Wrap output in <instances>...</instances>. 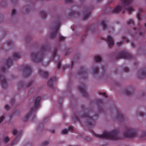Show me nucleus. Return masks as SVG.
<instances>
[{
  "label": "nucleus",
  "instance_id": "f3484780",
  "mask_svg": "<svg viewBox=\"0 0 146 146\" xmlns=\"http://www.w3.org/2000/svg\"><path fill=\"white\" fill-rule=\"evenodd\" d=\"M133 88L131 87H129L125 91V94L127 96L131 95L133 92Z\"/></svg>",
  "mask_w": 146,
  "mask_h": 146
},
{
  "label": "nucleus",
  "instance_id": "b1692460",
  "mask_svg": "<svg viewBox=\"0 0 146 146\" xmlns=\"http://www.w3.org/2000/svg\"><path fill=\"white\" fill-rule=\"evenodd\" d=\"M40 15L42 19H45L47 16V14L44 11L41 10L40 11Z\"/></svg>",
  "mask_w": 146,
  "mask_h": 146
},
{
  "label": "nucleus",
  "instance_id": "4468645a",
  "mask_svg": "<svg viewBox=\"0 0 146 146\" xmlns=\"http://www.w3.org/2000/svg\"><path fill=\"white\" fill-rule=\"evenodd\" d=\"M88 72L89 71L87 70L85 67H81L78 73V74L80 75H87Z\"/></svg>",
  "mask_w": 146,
  "mask_h": 146
},
{
  "label": "nucleus",
  "instance_id": "423d86ee",
  "mask_svg": "<svg viewBox=\"0 0 146 146\" xmlns=\"http://www.w3.org/2000/svg\"><path fill=\"white\" fill-rule=\"evenodd\" d=\"M41 99V98L40 97H38L35 100V105L34 107H33L30 110L29 113L25 117L23 121H26L27 120L29 116L32 114L33 112H35L38 107L40 105V102Z\"/></svg>",
  "mask_w": 146,
  "mask_h": 146
},
{
  "label": "nucleus",
  "instance_id": "dca6fc26",
  "mask_svg": "<svg viewBox=\"0 0 146 146\" xmlns=\"http://www.w3.org/2000/svg\"><path fill=\"white\" fill-rule=\"evenodd\" d=\"M56 78L55 77H54L53 78H51L49 80L47 84L48 86L50 88H53V83L56 82Z\"/></svg>",
  "mask_w": 146,
  "mask_h": 146
},
{
  "label": "nucleus",
  "instance_id": "72a5a7b5",
  "mask_svg": "<svg viewBox=\"0 0 146 146\" xmlns=\"http://www.w3.org/2000/svg\"><path fill=\"white\" fill-rule=\"evenodd\" d=\"M124 71L126 72H128L129 71V69L127 67H124L123 68Z\"/></svg>",
  "mask_w": 146,
  "mask_h": 146
},
{
  "label": "nucleus",
  "instance_id": "5701e85b",
  "mask_svg": "<svg viewBox=\"0 0 146 146\" xmlns=\"http://www.w3.org/2000/svg\"><path fill=\"white\" fill-rule=\"evenodd\" d=\"M39 71L40 74L44 77H47L48 75V72L46 71L41 70H39Z\"/></svg>",
  "mask_w": 146,
  "mask_h": 146
},
{
  "label": "nucleus",
  "instance_id": "a211bd4d",
  "mask_svg": "<svg viewBox=\"0 0 146 146\" xmlns=\"http://www.w3.org/2000/svg\"><path fill=\"white\" fill-rule=\"evenodd\" d=\"M33 82V81L32 80L28 84H26L22 82H20L18 83V85L20 88L22 87H29L31 86Z\"/></svg>",
  "mask_w": 146,
  "mask_h": 146
},
{
  "label": "nucleus",
  "instance_id": "a878e982",
  "mask_svg": "<svg viewBox=\"0 0 146 146\" xmlns=\"http://www.w3.org/2000/svg\"><path fill=\"white\" fill-rule=\"evenodd\" d=\"M143 10L142 9H140L138 13L137 14V17L138 19L139 20H141V12H143Z\"/></svg>",
  "mask_w": 146,
  "mask_h": 146
},
{
  "label": "nucleus",
  "instance_id": "cd10ccee",
  "mask_svg": "<svg viewBox=\"0 0 146 146\" xmlns=\"http://www.w3.org/2000/svg\"><path fill=\"white\" fill-rule=\"evenodd\" d=\"M101 60V58L98 56H96L94 57V60L96 62H100Z\"/></svg>",
  "mask_w": 146,
  "mask_h": 146
},
{
  "label": "nucleus",
  "instance_id": "c756f323",
  "mask_svg": "<svg viewBox=\"0 0 146 146\" xmlns=\"http://www.w3.org/2000/svg\"><path fill=\"white\" fill-rule=\"evenodd\" d=\"M7 43L9 46H10L13 44V42L11 40H9L7 41Z\"/></svg>",
  "mask_w": 146,
  "mask_h": 146
},
{
  "label": "nucleus",
  "instance_id": "680f3d73",
  "mask_svg": "<svg viewBox=\"0 0 146 146\" xmlns=\"http://www.w3.org/2000/svg\"><path fill=\"white\" fill-rule=\"evenodd\" d=\"M145 27H146V23L145 24Z\"/></svg>",
  "mask_w": 146,
  "mask_h": 146
},
{
  "label": "nucleus",
  "instance_id": "0eeeda50",
  "mask_svg": "<svg viewBox=\"0 0 146 146\" xmlns=\"http://www.w3.org/2000/svg\"><path fill=\"white\" fill-rule=\"evenodd\" d=\"M137 133V130L132 128L127 127L123 133L124 137H125L132 138L136 137Z\"/></svg>",
  "mask_w": 146,
  "mask_h": 146
},
{
  "label": "nucleus",
  "instance_id": "c85d7f7f",
  "mask_svg": "<svg viewBox=\"0 0 146 146\" xmlns=\"http://www.w3.org/2000/svg\"><path fill=\"white\" fill-rule=\"evenodd\" d=\"M10 139L8 137H6L3 139V141L5 143H7L9 141Z\"/></svg>",
  "mask_w": 146,
  "mask_h": 146
},
{
  "label": "nucleus",
  "instance_id": "f257e3e1",
  "mask_svg": "<svg viewBox=\"0 0 146 146\" xmlns=\"http://www.w3.org/2000/svg\"><path fill=\"white\" fill-rule=\"evenodd\" d=\"M133 0H120L118 5L112 11L113 13H117L122 11L123 12L125 11H127L129 14L134 11L131 4Z\"/></svg>",
  "mask_w": 146,
  "mask_h": 146
},
{
  "label": "nucleus",
  "instance_id": "e2e57ef3",
  "mask_svg": "<svg viewBox=\"0 0 146 146\" xmlns=\"http://www.w3.org/2000/svg\"><path fill=\"white\" fill-rule=\"evenodd\" d=\"M18 139V138L17 137L16 138L15 140V141L17 139Z\"/></svg>",
  "mask_w": 146,
  "mask_h": 146
},
{
  "label": "nucleus",
  "instance_id": "338daca9",
  "mask_svg": "<svg viewBox=\"0 0 146 146\" xmlns=\"http://www.w3.org/2000/svg\"><path fill=\"white\" fill-rule=\"evenodd\" d=\"M138 30H140V28L139 29H138Z\"/></svg>",
  "mask_w": 146,
  "mask_h": 146
},
{
  "label": "nucleus",
  "instance_id": "79ce46f5",
  "mask_svg": "<svg viewBox=\"0 0 146 146\" xmlns=\"http://www.w3.org/2000/svg\"><path fill=\"white\" fill-rule=\"evenodd\" d=\"M5 108L6 110L8 111L9 110V107L8 105H6L5 106Z\"/></svg>",
  "mask_w": 146,
  "mask_h": 146
},
{
  "label": "nucleus",
  "instance_id": "9d476101",
  "mask_svg": "<svg viewBox=\"0 0 146 146\" xmlns=\"http://www.w3.org/2000/svg\"><path fill=\"white\" fill-rule=\"evenodd\" d=\"M57 49H55L52 52V57L50 59L53 61H55L58 63V68L59 69L61 66V62L60 60H59V56L57 55Z\"/></svg>",
  "mask_w": 146,
  "mask_h": 146
},
{
  "label": "nucleus",
  "instance_id": "a19ab883",
  "mask_svg": "<svg viewBox=\"0 0 146 146\" xmlns=\"http://www.w3.org/2000/svg\"><path fill=\"white\" fill-rule=\"evenodd\" d=\"M96 102L97 103L100 104H101L103 102L102 100H100V99L97 100Z\"/></svg>",
  "mask_w": 146,
  "mask_h": 146
},
{
  "label": "nucleus",
  "instance_id": "3c124183",
  "mask_svg": "<svg viewBox=\"0 0 146 146\" xmlns=\"http://www.w3.org/2000/svg\"><path fill=\"white\" fill-rule=\"evenodd\" d=\"M75 12H76V11H72L71 12V13L72 14V15H74V14Z\"/></svg>",
  "mask_w": 146,
  "mask_h": 146
},
{
  "label": "nucleus",
  "instance_id": "1a4fd4ad",
  "mask_svg": "<svg viewBox=\"0 0 146 146\" xmlns=\"http://www.w3.org/2000/svg\"><path fill=\"white\" fill-rule=\"evenodd\" d=\"M132 56L131 54L125 51H122L118 54L116 56V58L117 59H131Z\"/></svg>",
  "mask_w": 146,
  "mask_h": 146
},
{
  "label": "nucleus",
  "instance_id": "c9c22d12",
  "mask_svg": "<svg viewBox=\"0 0 146 146\" xmlns=\"http://www.w3.org/2000/svg\"><path fill=\"white\" fill-rule=\"evenodd\" d=\"M12 133L14 135H16L17 133L16 129H15L13 130L12 132Z\"/></svg>",
  "mask_w": 146,
  "mask_h": 146
},
{
  "label": "nucleus",
  "instance_id": "2eb2a0df",
  "mask_svg": "<svg viewBox=\"0 0 146 146\" xmlns=\"http://www.w3.org/2000/svg\"><path fill=\"white\" fill-rule=\"evenodd\" d=\"M145 69H141L140 70V73H139L138 78L139 79H143L146 76V71Z\"/></svg>",
  "mask_w": 146,
  "mask_h": 146
},
{
  "label": "nucleus",
  "instance_id": "f03ea898",
  "mask_svg": "<svg viewBox=\"0 0 146 146\" xmlns=\"http://www.w3.org/2000/svg\"><path fill=\"white\" fill-rule=\"evenodd\" d=\"M12 64V60L9 58L5 62V66H2L0 68V82L3 89H5L7 87L8 85L5 77V74L7 70Z\"/></svg>",
  "mask_w": 146,
  "mask_h": 146
},
{
  "label": "nucleus",
  "instance_id": "8fccbe9b",
  "mask_svg": "<svg viewBox=\"0 0 146 146\" xmlns=\"http://www.w3.org/2000/svg\"><path fill=\"white\" fill-rule=\"evenodd\" d=\"M74 60L72 61V63H71L72 67H71V68H72V67L73 66V65L74 64Z\"/></svg>",
  "mask_w": 146,
  "mask_h": 146
},
{
  "label": "nucleus",
  "instance_id": "39448f33",
  "mask_svg": "<svg viewBox=\"0 0 146 146\" xmlns=\"http://www.w3.org/2000/svg\"><path fill=\"white\" fill-rule=\"evenodd\" d=\"M50 48L49 45L45 44L41 47V52L31 54V57L33 62L35 63L41 62L43 59V53L45 52H49L50 50Z\"/></svg>",
  "mask_w": 146,
  "mask_h": 146
},
{
  "label": "nucleus",
  "instance_id": "5fc2aeb1",
  "mask_svg": "<svg viewBox=\"0 0 146 146\" xmlns=\"http://www.w3.org/2000/svg\"><path fill=\"white\" fill-rule=\"evenodd\" d=\"M69 52L68 51H67V52H66V56H67Z\"/></svg>",
  "mask_w": 146,
  "mask_h": 146
},
{
  "label": "nucleus",
  "instance_id": "58836bf2",
  "mask_svg": "<svg viewBox=\"0 0 146 146\" xmlns=\"http://www.w3.org/2000/svg\"><path fill=\"white\" fill-rule=\"evenodd\" d=\"M49 143V142L48 141H45L44 142L43 145V146H46Z\"/></svg>",
  "mask_w": 146,
  "mask_h": 146
},
{
  "label": "nucleus",
  "instance_id": "49530a36",
  "mask_svg": "<svg viewBox=\"0 0 146 146\" xmlns=\"http://www.w3.org/2000/svg\"><path fill=\"white\" fill-rule=\"evenodd\" d=\"M66 2L67 3H71L73 2L72 0H66Z\"/></svg>",
  "mask_w": 146,
  "mask_h": 146
},
{
  "label": "nucleus",
  "instance_id": "412c9836",
  "mask_svg": "<svg viewBox=\"0 0 146 146\" xmlns=\"http://www.w3.org/2000/svg\"><path fill=\"white\" fill-rule=\"evenodd\" d=\"M91 11L90 9H87L84 13V16L83 17V19L84 20H86L88 18L90 15Z\"/></svg>",
  "mask_w": 146,
  "mask_h": 146
},
{
  "label": "nucleus",
  "instance_id": "aec40b11",
  "mask_svg": "<svg viewBox=\"0 0 146 146\" xmlns=\"http://www.w3.org/2000/svg\"><path fill=\"white\" fill-rule=\"evenodd\" d=\"M117 118L121 121H124L125 118L123 115L121 113H120L119 112L117 111Z\"/></svg>",
  "mask_w": 146,
  "mask_h": 146
},
{
  "label": "nucleus",
  "instance_id": "ea45409f",
  "mask_svg": "<svg viewBox=\"0 0 146 146\" xmlns=\"http://www.w3.org/2000/svg\"><path fill=\"white\" fill-rule=\"evenodd\" d=\"M123 42H117L116 44L117 46H119L123 44Z\"/></svg>",
  "mask_w": 146,
  "mask_h": 146
},
{
  "label": "nucleus",
  "instance_id": "4d7b16f0",
  "mask_svg": "<svg viewBox=\"0 0 146 146\" xmlns=\"http://www.w3.org/2000/svg\"><path fill=\"white\" fill-rule=\"evenodd\" d=\"M123 38L125 40H127V39L126 38V37L125 36H123Z\"/></svg>",
  "mask_w": 146,
  "mask_h": 146
},
{
  "label": "nucleus",
  "instance_id": "774afa93",
  "mask_svg": "<svg viewBox=\"0 0 146 146\" xmlns=\"http://www.w3.org/2000/svg\"><path fill=\"white\" fill-rule=\"evenodd\" d=\"M146 135V134H145V135H144V136H145Z\"/></svg>",
  "mask_w": 146,
  "mask_h": 146
},
{
  "label": "nucleus",
  "instance_id": "6e6d98bb",
  "mask_svg": "<svg viewBox=\"0 0 146 146\" xmlns=\"http://www.w3.org/2000/svg\"><path fill=\"white\" fill-rule=\"evenodd\" d=\"M133 30L135 31H136L137 30V28L136 27H134L133 28Z\"/></svg>",
  "mask_w": 146,
  "mask_h": 146
},
{
  "label": "nucleus",
  "instance_id": "473e14b6",
  "mask_svg": "<svg viewBox=\"0 0 146 146\" xmlns=\"http://www.w3.org/2000/svg\"><path fill=\"white\" fill-rule=\"evenodd\" d=\"M68 131V130L66 129H65L62 130L61 132V133L66 134L67 133Z\"/></svg>",
  "mask_w": 146,
  "mask_h": 146
},
{
  "label": "nucleus",
  "instance_id": "2f4dec72",
  "mask_svg": "<svg viewBox=\"0 0 146 146\" xmlns=\"http://www.w3.org/2000/svg\"><path fill=\"white\" fill-rule=\"evenodd\" d=\"M59 41L64 40H65V38L63 36H61L59 34Z\"/></svg>",
  "mask_w": 146,
  "mask_h": 146
},
{
  "label": "nucleus",
  "instance_id": "6ab92c4d",
  "mask_svg": "<svg viewBox=\"0 0 146 146\" xmlns=\"http://www.w3.org/2000/svg\"><path fill=\"white\" fill-rule=\"evenodd\" d=\"M106 23L107 22L106 19L103 20L101 22L100 25L102 27L104 30L108 29L109 28L106 24Z\"/></svg>",
  "mask_w": 146,
  "mask_h": 146
},
{
  "label": "nucleus",
  "instance_id": "ddd939ff",
  "mask_svg": "<svg viewBox=\"0 0 146 146\" xmlns=\"http://www.w3.org/2000/svg\"><path fill=\"white\" fill-rule=\"evenodd\" d=\"M107 43L110 48L112 47L114 44V41L110 35H108L107 36Z\"/></svg>",
  "mask_w": 146,
  "mask_h": 146
},
{
  "label": "nucleus",
  "instance_id": "0e129e2a",
  "mask_svg": "<svg viewBox=\"0 0 146 146\" xmlns=\"http://www.w3.org/2000/svg\"><path fill=\"white\" fill-rule=\"evenodd\" d=\"M4 3V2H1V4H2L3 3Z\"/></svg>",
  "mask_w": 146,
  "mask_h": 146
},
{
  "label": "nucleus",
  "instance_id": "e433bc0d",
  "mask_svg": "<svg viewBox=\"0 0 146 146\" xmlns=\"http://www.w3.org/2000/svg\"><path fill=\"white\" fill-rule=\"evenodd\" d=\"M99 95H103L106 98L107 97V96L106 95V93H105L99 92Z\"/></svg>",
  "mask_w": 146,
  "mask_h": 146
},
{
  "label": "nucleus",
  "instance_id": "de8ad7c7",
  "mask_svg": "<svg viewBox=\"0 0 146 146\" xmlns=\"http://www.w3.org/2000/svg\"><path fill=\"white\" fill-rule=\"evenodd\" d=\"M144 33L140 32L139 33V35L141 36H143L144 35Z\"/></svg>",
  "mask_w": 146,
  "mask_h": 146
},
{
  "label": "nucleus",
  "instance_id": "4c0bfd02",
  "mask_svg": "<svg viewBox=\"0 0 146 146\" xmlns=\"http://www.w3.org/2000/svg\"><path fill=\"white\" fill-rule=\"evenodd\" d=\"M111 8L109 7V6H108L105 9V11H108V12L109 11H111L110 10Z\"/></svg>",
  "mask_w": 146,
  "mask_h": 146
},
{
  "label": "nucleus",
  "instance_id": "864d4df0",
  "mask_svg": "<svg viewBox=\"0 0 146 146\" xmlns=\"http://www.w3.org/2000/svg\"><path fill=\"white\" fill-rule=\"evenodd\" d=\"M114 0H109V2L110 3L113 2L114 1Z\"/></svg>",
  "mask_w": 146,
  "mask_h": 146
},
{
  "label": "nucleus",
  "instance_id": "20e7f679",
  "mask_svg": "<svg viewBox=\"0 0 146 146\" xmlns=\"http://www.w3.org/2000/svg\"><path fill=\"white\" fill-rule=\"evenodd\" d=\"M119 132L117 130L115 129L108 133L106 131H104L103 134L101 135L94 133V135L97 137L101 139L116 140L121 139V137L119 136Z\"/></svg>",
  "mask_w": 146,
  "mask_h": 146
},
{
  "label": "nucleus",
  "instance_id": "7ed1b4c3",
  "mask_svg": "<svg viewBox=\"0 0 146 146\" xmlns=\"http://www.w3.org/2000/svg\"><path fill=\"white\" fill-rule=\"evenodd\" d=\"M98 116V115L97 114L96 117H94L93 118L90 116L88 112H87L86 114L84 113L82 115H80L79 113L75 114L74 113V114L72 116V117L74 121L80 122V119L83 118L85 120L86 123L88 126H93L95 125V120L97 119Z\"/></svg>",
  "mask_w": 146,
  "mask_h": 146
},
{
  "label": "nucleus",
  "instance_id": "69168bd1",
  "mask_svg": "<svg viewBox=\"0 0 146 146\" xmlns=\"http://www.w3.org/2000/svg\"><path fill=\"white\" fill-rule=\"evenodd\" d=\"M102 0H97V1H102Z\"/></svg>",
  "mask_w": 146,
  "mask_h": 146
},
{
  "label": "nucleus",
  "instance_id": "c03bdc74",
  "mask_svg": "<svg viewBox=\"0 0 146 146\" xmlns=\"http://www.w3.org/2000/svg\"><path fill=\"white\" fill-rule=\"evenodd\" d=\"M16 11L15 9H13L12 10V14L13 15H15L16 13Z\"/></svg>",
  "mask_w": 146,
  "mask_h": 146
},
{
  "label": "nucleus",
  "instance_id": "9b49d317",
  "mask_svg": "<svg viewBox=\"0 0 146 146\" xmlns=\"http://www.w3.org/2000/svg\"><path fill=\"white\" fill-rule=\"evenodd\" d=\"M60 19V18H59L58 20L56 23L55 28L54 29L53 32L51 33L50 34V36L52 38H55L56 35L57 33H58V31L59 30V27L60 25V22L59 21Z\"/></svg>",
  "mask_w": 146,
  "mask_h": 146
},
{
  "label": "nucleus",
  "instance_id": "bb28decb",
  "mask_svg": "<svg viewBox=\"0 0 146 146\" xmlns=\"http://www.w3.org/2000/svg\"><path fill=\"white\" fill-rule=\"evenodd\" d=\"M99 68L97 67H94L92 70L93 73L94 74H98L99 72Z\"/></svg>",
  "mask_w": 146,
  "mask_h": 146
},
{
  "label": "nucleus",
  "instance_id": "09e8293b",
  "mask_svg": "<svg viewBox=\"0 0 146 146\" xmlns=\"http://www.w3.org/2000/svg\"><path fill=\"white\" fill-rule=\"evenodd\" d=\"M139 114L141 117H143L144 115V113L143 112L140 113Z\"/></svg>",
  "mask_w": 146,
  "mask_h": 146
},
{
  "label": "nucleus",
  "instance_id": "6e6552de",
  "mask_svg": "<svg viewBox=\"0 0 146 146\" xmlns=\"http://www.w3.org/2000/svg\"><path fill=\"white\" fill-rule=\"evenodd\" d=\"M21 69L23 70V74L25 78L29 77L31 75L32 70L29 65H24L21 66Z\"/></svg>",
  "mask_w": 146,
  "mask_h": 146
},
{
  "label": "nucleus",
  "instance_id": "f8f14e48",
  "mask_svg": "<svg viewBox=\"0 0 146 146\" xmlns=\"http://www.w3.org/2000/svg\"><path fill=\"white\" fill-rule=\"evenodd\" d=\"M78 90L80 91L82 95L85 97H88V94L86 91V87L84 85L78 87Z\"/></svg>",
  "mask_w": 146,
  "mask_h": 146
},
{
  "label": "nucleus",
  "instance_id": "4be33fe9",
  "mask_svg": "<svg viewBox=\"0 0 146 146\" xmlns=\"http://www.w3.org/2000/svg\"><path fill=\"white\" fill-rule=\"evenodd\" d=\"M20 54L17 53H14L13 54V58L14 60H17L20 58Z\"/></svg>",
  "mask_w": 146,
  "mask_h": 146
},
{
  "label": "nucleus",
  "instance_id": "7c9ffc66",
  "mask_svg": "<svg viewBox=\"0 0 146 146\" xmlns=\"http://www.w3.org/2000/svg\"><path fill=\"white\" fill-rule=\"evenodd\" d=\"M94 29L90 26L89 28H88L85 29V31L86 32L89 31H93Z\"/></svg>",
  "mask_w": 146,
  "mask_h": 146
},
{
  "label": "nucleus",
  "instance_id": "603ef678",
  "mask_svg": "<svg viewBox=\"0 0 146 146\" xmlns=\"http://www.w3.org/2000/svg\"><path fill=\"white\" fill-rule=\"evenodd\" d=\"M83 37H86V35H84V36H82V40H83V41L84 40V38H83Z\"/></svg>",
  "mask_w": 146,
  "mask_h": 146
},
{
  "label": "nucleus",
  "instance_id": "13d9d810",
  "mask_svg": "<svg viewBox=\"0 0 146 146\" xmlns=\"http://www.w3.org/2000/svg\"><path fill=\"white\" fill-rule=\"evenodd\" d=\"M52 132L53 133H54L55 132V131L54 130H52Z\"/></svg>",
  "mask_w": 146,
  "mask_h": 146
},
{
  "label": "nucleus",
  "instance_id": "a18cd8bd",
  "mask_svg": "<svg viewBox=\"0 0 146 146\" xmlns=\"http://www.w3.org/2000/svg\"><path fill=\"white\" fill-rule=\"evenodd\" d=\"M15 101V99L14 98H13L11 99V102L12 104H13L14 102Z\"/></svg>",
  "mask_w": 146,
  "mask_h": 146
},
{
  "label": "nucleus",
  "instance_id": "052dcab7",
  "mask_svg": "<svg viewBox=\"0 0 146 146\" xmlns=\"http://www.w3.org/2000/svg\"><path fill=\"white\" fill-rule=\"evenodd\" d=\"M33 118H35L36 117L35 115L33 116Z\"/></svg>",
  "mask_w": 146,
  "mask_h": 146
},
{
  "label": "nucleus",
  "instance_id": "393cba45",
  "mask_svg": "<svg viewBox=\"0 0 146 146\" xmlns=\"http://www.w3.org/2000/svg\"><path fill=\"white\" fill-rule=\"evenodd\" d=\"M127 23L128 25L132 24L133 26L134 25V22L132 18H131L129 20H127Z\"/></svg>",
  "mask_w": 146,
  "mask_h": 146
},
{
  "label": "nucleus",
  "instance_id": "bf43d9fd",
  "mask_svg": "<svg viewBox=\"0 0 146 146\" xmlns=\"http://www.w3.org/2000/svg\"><path fill=\"white\" fill-rule=\"evenodd\" d=\"M131 46H134V45L133 44L131 43Z\"/></svg>",
  "mask_w": 146,
  "mask_h": 146
},
{
  "label": "nucleus",
  "instance_id": "f704fd0d",
  "mask_svg": "<svg viewBox=\"0 0 146 146\" xmlns=\"http://www.w3.org/2000/svg\"><path fill=\"white\" fill-rule=\"evenodd\" d=\"M69 131H72L74 130V127L72 125L70 126L68 128Z\"/></svg>",
  "mask_w": 146,
  "mask_h": 146
},
{
  "label": "nucleus",
  "instance_id": "37998d69",
  "mask_svg": "<svg viewBox=\"0 0 146 146\" xmlns=\"http://www.w3.org/2000/svg\"><path fill=\"white\" fill-rule=\"evenodd\" d=\"M4 116H2L1 117H0V123H1L4 119Z\"/></svg>",
  "mask_w": 146,
  "mask_h": 146
}]
</instances>
